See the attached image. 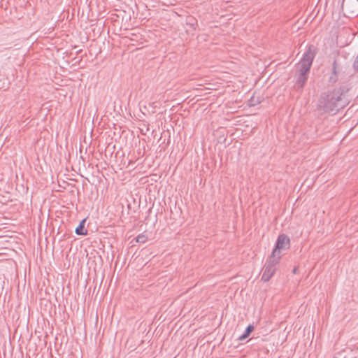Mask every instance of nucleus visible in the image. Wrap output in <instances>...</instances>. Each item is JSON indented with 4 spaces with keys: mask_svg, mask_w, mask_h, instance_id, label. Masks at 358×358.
<instances>
[{
    "mask_svg": "<svg viewBox=\"0 0 358 358\" xmlns=\"http://www.w3.org/2000/svg\"><path fill=\"white\" fill-rule=\"evenodd\" d=\"M315 56V53L313 50V46H310L303 55L299 62L296 65L295 88L297 90H301L307 82Z\"/></svg>",
    "mask_w": 358,
    "mask_h": 358,
    "instance_id": "nucleus-1",
    "label": "nucleus"
},
{
    "mask_svg": "<svg viewBox=\"0 0 358 358\" xmlns=\"http://www.w3.org/2000/svg\"><path fill=\"white\" fill-rule=\"evenodd\" d=\"M343 92L341 89L322 93L318 101V108L325 113H336L345 105L342 99Z\"/></svg>",
    "mask_w": 358,
    "mask_h": 358,
    "instance_id": "nucleus-2",
    "label": "nucleus"
},
{
    "mask_svg": "<svg viewBox=\"0 0 358 358\" xmlns=\"http://www.w3.org/2000/svg\"><path fill=\"white\" fill-rule=\"evenodd\" d=\"M280 258L281 255H278V257H275L271 255L268 257L264 268V271L262 275V280L264 282H267L272 278L277 269V266L280 262Z\"/></svg>",
    "mask_w": 358,
    "mask_h": 358,
    "instance_id": "nucleus-3",
    "label": "nucleus"
},
{
    "mask_svg": "<svg viewBox=\"0 0 358 358\" xmlns=\"http://www.w3.org/2000/svg\"><path fill=\"white\" fill-rule=\"evenodd\" d=\"M290 246L289 238L284 234H280L278 237L275 248L273 250L271 255L275 257H278V255H280V250L288 249Z\"/></svg>",
    "mask_w": 358,
    "mask_h": 358,
    "instance_id": "nucleus-4",
    "label": "nucleus"
},
{
    "mask_svg": "<svg viewBox=\"0 0 358 358\" xmlns=\"http://www.w3.org/2000/svg\"><path fill=\"white\" fill-rule=\"evenodd\" d=\"M93 141L92 136H83V138L80 139V150L85 149L87 150L88 148L90 147Z\"/></svg>",
    "mask_w": 358,
    "mask_h": 358,
    "instance_id": "nucleus-5",
    "label": "nucleus"
},
{
    "mask_svg": "<svg viewBox=\"0 0 358 358\" xmlns=\"http://www.w3.org/2000/svg\"><path fill=\"white\" fill-rule=\"evenodd\" d=\"M138 129L136 133H140V134H146L148 132H150V125L145 122H139L138 124Z\"/></svg>",
    "mask_w": 358,
    "mask_h": 358,
    "instance_id": "nucleus-6",
    "label": "nucleus"
},
{
    "mask_svg": "<svg viewBox=\"0 0 358 358\" xmlns=\"http://www.w3.org/2000/svg\"><path fill=\"white\" fill-rule=\"evenodd\" d=\"M85 219L83 220L79 225L76 229V234L77 235H87V230L85 229Z\"/></svg>",
    "mask_w": 358,
    "mask_h": 358,
    "instance_id": "nucleus-7",
    "label": "nucleus"
},
{
    "mask_svg": "<svg viewBox=\"0 0 358 358\" xmlns=\"http://www.w3.org/2000/svg\"><path fill=\"white\" fill-rule=\"evenodd\" d=\"M337 68H338L337 63H336V61H334L333 62L332 74H331V76L329 78V82L331 83H336V81L338 79Z\"/></svg>",
    "mask_w": 358,
    "mask_h": 358,
    "instance_id": "nucleus-8",
    "label": "nucleus"
},
{
    "mask_svg": "<svg viewBox=\"0 0 358 358\" xmlns=\"http://www.w3.org/2000/svg\"><path fill=\"white\" fill-rule=\"evenodd\" d=\"M254 329L255 327L252 324L248 325L244 334L239 336L238 340L242 341L247 338L250 336V334L254 331Z\"/></svg>",
    "mask_w": 358,
    "mask_h": 358,
    "instance_id": "nucleus-9",
    "label": "nucleus"
},
{
    "mask_svg": "<svg viewBox=\"0 0 358 358\" xmlns=\"http://www.w3.org/2000/svg\"><path fill=\"white\" fill-rule=\"evenodd\" d=\"M165 129L169 134H171V129L173 130V132L175 133V129L173 127L172 124L171 123H166L164 125L163 131L161 132V134H163L165 131Z\"/></svg>",
    "mask_w": 358,
    "mask_h": 358,
    "instance_id": "nucleus-10",
    "label": "nucleus"
},
{
    "mask_svg": "<svg viewBox=\"0 0 358 358\" xmlns=\"http://www.w3.org/2000/svg\"><path fill=\"white\" fill-rule=\"evenodd\" d=\"M147 240H148V237L143 234H139L136 238V241L137 243H145L147 241Z\"/></svg>",
    "mask_w": 358,
    "mask_h": 358,
    "instance_id": "nucleus-11",
    "label": "nucleus"
},
{
    "mask_svg": "<svg viewBox=\"0 0 358 358\" xmlns=\"http://www.w3.org/2000/svg\"><path fill=\"white\" fill-rule=\"evenodd\" d=\"M224 136H220L217 141L220 143H224L227 145H229L231 142V141H227L226 138H224Z\"/></svg>",
    "mask_w": 358,
    "mask_h": 358,
    "instance_id": "nucleus-12",
    "label": "nucleus"
},
{
    "mask_svg": "<svg viewBox=\"0 0 358 358\" xmlns=\"http://www.w3.org/2000/svg\"><path fill=\"white\" fill-rule=\"evenodd\" d=\"M353 67H354L355 70L358 71V54L354 61Z\"/></svg>",
    "mask_w": 358,
    "mask_h": 358,
    "instance_id": "nucleus-13",
    "label": "nucleus"
},
{
    "mask_svg": "<svg viewBox=\"0 0 358 358\" xmlns=\"http://www.w3.org/2000/svg\"><path fill=\"white\" fill-rule=\"evenodd\" d=\"M131 164H133V162L132 161H129L127 166L129 167Z\"/></svg>",
    "mask_w": 358,
    "mask_h": 358,
    "instance_id": "nucleus-14",
    "label": "nucleus"
},
{
    "mask_svg": "<svg viewBox=\"0 0 358 358\" xmlns=\"http://www.w3.org/2000/svg\"><path fill=\"white\" fill-rule=\"evenodd\" d=\"M296 270H297L296 268H294V270H293V273H296Z\"/></svg>",
    "mask_w": 358,
    "mask_h": 358,
    "instance_id": "nucleus-15",
    "label": "nucleus"
},
{
    "mask_svg": "<svg viewBox=\"0 0 358 358\" xmlns=\"http://www.w3.org/2000/svg\"><path fill=\"white\" fill-rule=\"evenodd\" d=\"M154 131H154V129H152V130L151 131V133H152V134H153V133H154Z\"/></svg>",
    "mask_w": 358,
    "mask_h": 358,
    "instance_id": "nucleus-16",
    "label": "nucleus"
},
{
    "mask_svg": "<svg viewBox=\"0 0 358 358\" xmlns=\"http://www.w3.org/2000/svg\"><path fill=\"white\" fill-rule=\"evenodd\" d=\"M90 133V134H93L92 130H91Z\"/></svg>",
    "mask_w": 358,
    "mask_h": 358,
    "instance_id": "nucleus-17",
    "label": "nucleus"
},
{
    "mask_svg": "<svg viewBox=\"0 0 358 358\" xmlns=\"http://www.w3.org/2000/svg\"><path fill=\"white\" fill-rule=\"evenodd\" d=\"M357 1H358V0H357Z\"/></svg>",
    "mask_w": 358,
    "mask_h": 358,
    "instance_id": "nucleus-18",
    "label": "nucleus"
}]
</instances>
